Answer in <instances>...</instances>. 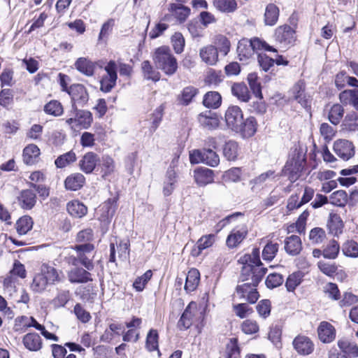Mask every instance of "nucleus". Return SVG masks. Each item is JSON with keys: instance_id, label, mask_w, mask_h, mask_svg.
I'll return each mask as SVG.
<instances>
[{"instance_id": "nucleus-33", "label": "nucleus", "mask_w": 358, "mask_h": 358, "mask_svg": "<svg viewBox=\"0 0 358 358\" xmlns=\"http://www.w3.org/2000/svg\"><path fill=\"white\" fill-rule=\"evenodd\" d=\"M169 10L180 22L185 21L190 13V8L182 4L171 3Z\"/></svg>"}, {"instance_id": "nucleus-58", "label": "nucleus", "mask_w": 358, "mask_h": 358, "mask_svg": "<svg viewBox=\"0 0 358 358\" xmlns=\"http://www.w3.org/2000/svg\"><path fill=\"white\" fill-rule=\"evenodd\" d=\"M249 85L256 96L262 97V87L258 82V76L256 73H249L248 76Z\"/></svg>"}, {"instance_id": "nucleus-50", "label": "nucleus", "mask_w": 358, "mask_h": 358, "mask_svg": "<svg viewBox=\"0 0 358 358\" xmlns=\"http://www.w3.org/2000/svg\"><path fill=\"white\" fill-rule=\"evenodd\" d=\"M343 125L346 129L356 131L358 129V114L354 111L348 113L343 122Z\"/></svg>"}, {"instance_id": "nucleus-3", "label": "nucleus", "mask_w": 358, "mask_h": 358, "mask_svg": "<svg viewBox=\"0 0 358 358\" xmlns=\"http://www.w3.org/2000/svg\"><path fill=\"white\" fill-rule=\"evenodd\" d=\"M267 268L259 265L245 264L241 269L240 281L257 287L266 274Z\"/></svg>"}, {"instance_id": "nucleus-46", "label": "nucleus", "mask_w": 358, "mask_h": 358, "mask_svg": "<svg viewBox=\"0 0 358 358\" xmlns=\"http://www.w3.org/2000/svg\"><path fill=\"white\" fill-rule=\"evenodd\" d=\"M33 220L30 216L25 215L20 217L16 223V229L19 234H26L32 229Z\"/></svg>"}, {"instance_id": "nucleus-52", "label": "nucleus", "mask_w": 358, "mask_h": 358, "mask_svg": "<svg viewBox=\"0 0 358 358\" xmlns=\"http://www.w3.org/2000/svg\"><path fill=\"white\" fill-rule=\"evenodd\" d=\"M48 285L49 283L45 275L42 273H38L34 276L31 287L34 292H42L47 288Z\"/></svg>"}, {"instance_id": "nucleus-18", "label": "nucleus", "mask_w": 358, "mask_h": 358, "mask_svg": "<svg viewBox=\"0 0 358 358\" xmlns=\"http://www.w3.org/2000/svg\"><path fill=\"white\" fill-rule=\"evenodd\" d=\"M20 206L24 210L32 209L36 203V194L34 190L24 189L17 196Z\"/></svg>"}, {"instance_id": "nucleus-37", "label": "nucleus", "mask_w": 358, "mask_h": 358, "mask_svg": "<svg viewBox=\"0 0 358 358\" xmlns=\"http://www.w3.org/2000/svg\"><path fill=\"white\" fill-rule=\"evenodd\" d=\"M222 103L221 95L217 92H208L203 97V105L209 108H217Z\"/></svg>"}, {"instance_id": "nucleus-20", "label": "nucleus", "mask_w": 358, "mask_h": 358, "mask_svg": "<svg viewBox=\"0 0 358 358\" xmlns=\"http://www.w3.org/2000/svg\"><path fill=\"white\" fill-rule=\"evenodd\" d=\"M215 241V235L208 234L201 236L191 250L193 257H199L202 251L211 247Z\"/></svg>"}, {"instance_id": "nucleus-15", "label": "nucleus", "mask_w": 358, "mask_h": 358, "mask_svg": "<svg viewBox=\"0 0 358 358\" xmlns=\"http://www.w3.org/2000/svg\"><path fill=\"white\" fill-rule=\"evenodd\" d=\"M294 350L301 355H308L314 350V344L307 336H298L293 341Z\"/></svg>"}, {"instance_id": "nucleus-42", "label": "nucleus", "mask_w": 358, "mask_h": 358, "mask_svg": "<svg viewBox=\"0 0 358 358\" xmlns=\"http://www.w3.org/2000/svg\"><path fill=\"white\" fill-rule=\"evenodd\" d=\"M143 76L147 80H151L152 81H158L160 79V73L150 64V62L148 60L143 62L141 64Z\"/></svg>"}, {"instance_id": "nucleus-51", "label": "nucleus", "mask_w": 358, "mask_h": 358, "mask_svg": "<svg viewBox=\"0 0 358 358\" xmlns=\"http://www.w3.org/2000/svg\"><path fill=\"white\" fill-rule=\"evenodd\" d=\"M254 53L259 50H266L271 52H277V50L273 47L269 45L265 41H263L257 37H254L249 40Z\"/></svg>"}, {"instance_id": "nucleus-47", "label": "nucleus", "mask_w": 358, "mask_h": 358, "mask_svg": "<svg viewBox=\"0 0 358 358\" xmlns=\"http://www.w3.org/2000/svg\"><path fill=\"white\" fill-rule=\"evenodd\" d=\"M158 340L159 334L157 331L153 329H150L146 336L145 347L147 350L150 352L158 350L159 353Z\"/></svg>"}, {"instance_id": "nucleus-23", "label": "nucleus", "mask_w": 358, "mask_h": 358, "mask_svg": "<svg viewBox=\"0 0 358 358\" xmlns=\"http://www.w3.org/2000/svg\"><path fill=\"white\" fill-rule=\"evenodd\" d=\"M194 180L199 186H205L214 180L213 171L207 168H199L194 171Z\"/></svg>"}, {"instance_id": "nucleus-36", "label": "nucleus", "mask_w": 358, "mask_h": 358, "mask_svg": "<svg viewBox=\"0 0 358 358\" xmlns=\"http://www.w3.org/2000/svg\"><path fill=\"white\" fill-rule=\"evenodd\" d=\"M338 346L341 351L350 358L358 357V346L355 343H350L345 339H341L338 341Z\"/></svg>"}, {"instance_id": "nucleus-12", "label": "nucleus", "mask_w": 358, "mask_h": 358, "mask_svg": "<svg viewBox=\"0 0 358 358\" xmlns=\"http://www.w3.org/2000/svg\"><path fill=\"white\" fill-rule=\"evenodd\" d=\"M88 271L87 268L80 267L71 268L67 273L68 279L71 283L77 284L91 282L92 281V274Z\"/></svg>"}, {"instance_id": "nucleus-9", "label": "nucleus", "mask_w": 358, "mask_h": 358, "mask_svg": "<svg viewBox=\"0 0 358 358\" xmlns=\"http://www.w3.org/2000/svg\"><path fill=\"white\" fill-rule=\"evenodd\" d=\"M68 93L71 99V106H83L89 100V95L85 87L80 84H76L71 85Z\"/></svg>"}, {"instance_id": "nucleus-62", "label": "nucleus", "mask_w": 358, "mask_h": 358, "mask_svg": "<svg viewBox=\"0 0 358 358\" xmlns=\"http://www.w3.org/2000/svg\"><path fill=\"white\" fill-rule=\"evenodd\" d=\"M216 44L217 45L218 52H220L224 56H226L230 50V41L229 39L222 35H219L216 38Z\"/></svg>"}, {"instance_id": "nucleus-64", "label": "nucleus", "mask_w": 358, "mask_h": 358, "mask_svg": "<svg viewBox=\"0 0 358 358\" xmlns=\"http://www.w3.org/2000/svg\"><path fill=\"white\" fill-rule=\"evenodd\" d=\"M239 355V348L236 338L230 339L226 347V358H236Z\"/></svg>"}, {"instance_id": "nucleus-39", "label": "nucleus", "mask_w": 358, "mask_h": 358, "mask_svg": "<svg viewBox=\"0 0 358 358\" xmlns=\"http://www.w3.org/2000/svg\"><path fill=\"white\" fill-rule=\"evenodd\" d=\"M238 155V145L236 141H229L223 147V155L229 161H234Z\"/></svg>"}, {"instance_id": "nucleus-56", "label": "nucleus", "mask_w": 358, "mask_h": 358, "mask_svg": "<svg viewBox=\"0 0 358 358\" xmlns=\"http://www.w3.org/2000/svg\"><path fill=\"white\" fill-rule=\"evenodd\" d=\"M204 164L215 167L220 163L219 155L210 148H204Z\"/></svg>"}, {"instance_id": "nucleus-49", "label": "nucleus", "mask_w": 358, "mask_h": 358, "mask_svg": "<svg viewBox=\"0 0 358 358\" xmlns=\"http://www.w3.org/2000/svg\"><path fill=\"white\" fill-rule=\"evenodd\" d=\"M340 245L335 240L329 241L327 247L322 251V255L324 258L334 259L338 255Z\"/></svg>"}, {"instance_id": "nucleus-13", "label": "nucleus", "mask_w": 358, "mask_h": 358, "mask_svg": "<svg viewBox=\"0 0 358 358\" xmlns=\"http://www.w3.org/2000/svg\"><path fill=\"white\" fill-rule=\"evenodd\" d=\"M199 57L206 65L214 66L218 62V49L213 45H205L200 48Z\"/></svg>"}, {"instance_id": "nucleus-32", "label": "nucleus", "mask_w": 358, "mask_h": 358, "mask_svg": "<svg viewBox=\"0 0 358 358\" xmlns=\"http://www.w3.org/2000/svg\"><path fill=\"white\" fill-rule=\"evenodd\" d=\"M279 9L273 3L266 6L264 13V23L268 26H273L276 24L279 17Z\"/></svg>"}, {"instance_id": "nucleus-31", "label": "nucleus", "mask_w": 358, "mask_h": 358, "mask_svg": "<svg viewBox=\"0 0 358 358\" xmlns=\"http://www.w3.org/2000/svg\"><path fill=\"white\" fill-rule=\"evenodd\" d=\"M327 227L329 232L334 236H337L342 233L343 228V221L338 214L330 213L327 222Z\"/></svg>"}, {"instance_id": "nucleus-10", "label": "nucleus", "mask_w": 358, "mask_h": 358, "mask_svg": "<svg viewBox=\"0 0 358 358\" xmlns=\"http://www.w3.org/2000/svg\"><path fill=\"white\" fill-rule=\"evenodd\" d=\"M334 150L344 161H348L355 155L353 143L345 139L336 141L334 144Z\"/></svg>"}, {"instance_id": "nucleus-4", "label": "nucleus", "mask_w": 358, "mask_h": 358, "mask_svg": "<svg viewBox=\"0 0 358 358\" xmlns=\"http://www.w3.org/2000/svg\"><path fill=\"white\" fill-rule=\"evenodd\" d=\"M80 259V264L87 270L94 268L93 259L94 257V246L93 244L87 243L76 245L73 248Z\"/></svg>"}, {"instance_id": "nucleus-22", "label": "nucleus", "mask_w": 358, "mask_h": 358, "mask_svg": "<svg viewBox=\"0 0 358 358\" xmlns=\"http://www.w3.org/2000/svg\"><path fill=\"white\" fill-rule=\"evenodd\" d=\"M22 343L27 350L33 352L40 350L43 345L42 339L36 333H29L24 335Z\"/></svg>"}, {"instance_id": "nucleus-27", "label": "nucleus", "mask_w": 358, "mask_h": 358, "mask_svg": "<svg viewBox=\"0 0 358 358\" xmlns=\"http://www.w3.org/2000/svg\"><path fill=\"white\" fill-rule=\"evenodd\" d=\"M257 123L255 117H250L245 120H243V123L240 126L241 129L236 131L240 133L243 137L249 138L252 136L257 131Z\"/></svg>"}, {"instance_id": "nucleus-8", "label": "nucleus", "mask_w": 358, "mask_h": 358, "mask_svg": "<svg viewBox=\"0 0 358 358\" xmlns=\"http://www.w3.org/2000/svg\"><path fill=\"white\" fill-rule=\"evenodd\" d=\"M225 122L229 128L236 131L241 129L240 126L243 123V114L237 106H229L225 112Z\"/></svg>"}, {"instance_id": "nucleus-16", "label": "nucleus", "mask_w": 358, "mask_h": 358, "mask_svg": "<svg viewBox=\"0 0 358 358\" xmlns=\"http://www.w3.org/2000/svg\"><path fill=\"white\" fill-rule=\"evenodd\" d=\"M99 157L97 154L93 152H88L79 161L80 169L86 174H90L95 169Z\"/></svg>"}, {"instance_id": "nucleus-61", "label": "nucleus", "mask_w": 358, "mask_h": 358, "mask_svg": "<svg viewBox=\"0 0 358 358\" xmlns=\"http://www.w3.org/2000/svg\"><path fill=\"white\" fill-rule=\"evenodd\" d=\"M173 48L177 54H180L185 47V38L181 33L176 32L171 37Z\"/></svg>"}, {"instance_id": "nucleus-29", "label": "nucleus", "mask_w": 358, "mask_h": 358, "mask_svg": "<svg viewBox=\"0 0 358 358\" xmlns=\"http://www.w3.org/2000/svg\"><path fill=\"white\" fill-rule=\"evenodd\" d=\"M237 52L239 59L242 61L252 57L254 52L249 39L243 38L238 41Z\"/></svg>"}, {"instance_id": "nucleus-21", "label": "nucleus", "mask_w": 358, "mask_h": 358, "mask_svg": "<svg viewBox=\"0 0 358 358\" xmlns=\"http://www.w3.org/2000/svg\"><path fill=\"white\" fill-rule=\"evenodd\" d=\"M85 183V178L80 173H74L64 180V186L67 190L76 191L81 189Z\"/></svg>"}, {"instance_id": "nucleus-48", "label": "nucleus", "mask_w": 358, "mask_h": 358, "mask_svg": "<svg viewBox=\"0 0 358 358\" xmlns=\"http://www.w3.org/2000/svg\"><path fill=\"white\" fill-rule=\"evenodd\" d=\"M76 155L73 151H69L59 156L55 161V164L57 168H64L67 165L76 162Z\"/></svg>"}, {"instance_id": "nucleus-53", "label": "nucleus", "mask_w": 358, "mask_h": 358, "mask_svg": "<svg viewBox=\"0 0 358 358\" xmlns=\"http://www.w3.org/2000/svg\"><path fill=\"white\" fill-rule=\"evenodd\" d=\"M329 200L334 206H345L348 201V194L344 190H338L330 195Z\"/></svg>"}, {"instance_id": "nucleus-6", "label": "nucleus", "mask_w": 358, "mask_h": 358, "mask_svg": "<svg viewBox=\"0 0 358 358\" xmlns=\"http://www.w3.org/2000/svg\"><path fill=\"white\" fill-rule=\"evenodd\" d=\"M106 74L100 81V90L104 92H109L116 85L117 79V64L114 61H110L105 66Z\"/></svg>"}, {"instance_id": "nucleus-7", "label": "nucleus", "mask_w": 358, "mask_h": 358, "mask_svg": "<svg viewBox=\"0 0 358 358\" xmlns=\"http://www.w3.org/2000/svg\"><path fill=\"white\" fill-rule=\"evenodd\" d=\"M234 296H237L239 300L246 301L250 303H255L259 297L257 287L248 282L237 285Z\"/></svg>"}, {"instance_id": "nucleus-26", "label": "nucleus", "mask_w": 358, "mask_h": 358, "mask_svg": "<svg viewBox=\"0 0 358 358\" xmlns=\"http://www.w3.org/2000/svg\"><path fill=\"white\" fill-rule=\"evenodd\" d=\"M176 182V173L173 168L170 167L166 171L164 181L163 194L165 196H168L173 193Z\"/></svg>"}, {"instance_id": "nucleus-55", "label": "nucleus", "mask_w": 358, "mask_h": 358, "mask_svg": "<svg viewBox=\"0 0 358 358\" xmlns=\"http://www.w3.org/2000/svg\"><path fill=\"white\" fill-rule=\"evenodd\" d=\"M343 254L350 257H358V244L352 240L347 241L342 247Z\"/></svg>"}, {"instance_id": "nucleus-17", "label": "nucleus", "mask_w": 358, "mask_h": 358, "mask_svg": "<svg viewBox=\"0 0 358 358\" xmlns=\"http://www.w3.org/2000/svg\"><path fill=\"white\" fill-rule=\"evenodd\" d=\"M319 339L324 343H329L336 338V329L332 324L328 322H320L317 328Z\"/></svg>"}, {"instance_id": "nucleus-43", "label": "nucleus", "mask_w": 358, "mask_h": 358, "mask_svg": "<svg viewBox=\"0 0 358 358\" xmlns=\"http://www.w3.org/2000/svg\"><path fill=\"white\" fill-rule=\"evenodd\" d=\"M247 231L233 230L227 238V245L229 248H235L245 238Z\"/></svg>"}, {"instance_id": "nucleus-60", "label": "nucleus", "mask_w": 358, "mask_h": 358, "mask_svg": "<svg viewBox=\"0 0 358 358\" xmlns=\"http://www.w3.org/2000/svg\"><path fill=\"white\" fill-rule=\"evenodd\" d=\"M284 281L281 274L273 273L269 274L266 279V285L268 288L273 289L282 284Z\"/></svg>"}, {"instance_id": "nucleus-59", "label": "nucleus", "mask_w": 358, "mask_h": 358, "mask_svg": "<svg viewBox=\"0 0 358 358\" xmlns=\"http://www.w3.org/2000/svg\"><path fill=\"white\" fill-rule=\"evenodd\" d=\"M301 273H293L290 274L285 282V286L289 292L294 291L296 287L300 285L301 282Z\"/></svg>"}, {"instance_id": "nucleus-30", "label": "nucleus", "mask_w": 358, "mask_h": 358, "mask_svg": "<svg viewBox=\"0 0 358 358\" xmlns=\"http://www.w3.org/2000/svg\"><path fill=\"white\" fill-rule=\"evenodd\" d=\"M200 281V273L196 268H192L187 273L186 276L185 289L189 293L194 291L199 285Z\"/></svg>"}, {"instance_id": "nucleus-25", "label": "nucleus", "mask_w": 358, "mask_h": 358, "mask_svg": "<svg viewBox=\"0 0 358 358\" xmlns=\"http://www.w3.org/2000/svg\"><path fill=\"white\" fill-rule=\"evenodd\" d=\"M40 149L34 144H29L23 150V162L27 165H32L39 159Z\"/></svg>"}, {"instance_id": "nucleus-19", "label": "nucleus", "mask_w": 358, "mask_h": 358, "mask_svg": "<svg viewBox=\"0 0 358 358\" xmlns=\"http://www.w3.org/2000/svg\"><path fill=\"white\" fill-rule=\"evenodd\" d=\"M74 66L80 73L91 77L94 74L96 63L87 57H79L75 62Z\"/></svg>"}, {"instance_id": "nucleus-44", "label": "nucleus", "mask_w": 358, "mask_h": 358, "mask_svg": "<svg viewBox=\"0 0 358 358\" xmlns=\"http://www.w3.org/2000/svg\"><path fill=\"white\" fill-rule=\"evenodd\" d=\"M44 111L48 115L59 117L63 114L64 108L59 101L51 100L44 106Z\"/></svg>"}, {"instance_id": "nucleus-5", "label": "nucleus", "mask_w": 358, "mask_h": 358, "mask_svg": "<svg viewBox=\"0 0 358 358\" xmlns=\"http://www.w3.org/2000/svg\"><path fill=\"white\" fill-rule=\"evenodd\" d=\"M274 38L280 48H287L296 41L295 31L290 26L284 24L276 28Z\"/></svg>"}, {"instance_id": "nucleus-40", "label": "nucleus", "mask_w": 358, "mask_h": 358, "mask_svg": "<svg viewBox=\"0 0 358 358\" xmlns=\"http://www.w3.org/2000/svg\"><path fill=\"white\" fill-rule=\"evenodd\" d=\"M117 198L113 197L110 198L107 201H106L101 207V210L103 211L102 216L106 219L112 218L116 211Z\"/></svg>"}, {"instance_id": "nucleus-28", "label": "nucleus", "mask_w": 358, "mask_h": 358, "mask_svg": "<svg viewBox=\"0 0 358 358\" xmlns=\"http://www.w3.org/2000/svg\"><path fill=\"white\" fill-rule=\"evenodd\" d=\"M339 99L344 106L351 105L358 110V90H344L340 93Z\"/></svg>"}, {"instance_id": "nucleus-34", "label": "nucleus", "mask_w": 358, "mask_h": 358, "mask_svg": "<svg viewBox=\"0 0 358 358\" xmlns=\"http://www.w3.org/2000/svg\"><path fill=\"white\" fill-rule=\"evenodd\" d=\"M66 208L69 213L75 217H82L87 212V207L77 200L68 203Z\"/></svg>"}, {"instance_id": "nucleus-45", "label": "nucleus", "mask_w": 358, "mask_h": 358, "mask_svg": "<svg viewBox=\"0 0 358 358\" xmlns=\"http://www.w3.org/2000/svg\"><path fill=\"white\" fill-rule=\"evenodd\" d=\"M279 249V244L273 241H268L262 250L264 260L271 262L277 255Z\"/></svg>"}, {"instance_id": "nucleus-63", "label": "nucleus", "mask_w": 358, "mask_h": 358, "mask_svg": "<svg viewBox=\"0 0 358 358\" xmlns=\"http://www.w3.org/2000/svg\"><path fill=\"white\" fill-rule=\"evenodd\" d=\"M199 121L203 127L208 129H214L219 125V120L215 117H208L206 115H200Z\"/></svg>"}, {"instance_id": "nucleus-24", "label": "nucleus", "mask_w": 358, "mask_h": 358, "mask_svg": "<svg viewBox=\"0 0 358 358\" xmlns=\"http://www.w3.org/2000/svg\"><path fill=\"white\" fill-rule=\"evenodd\" d=\"M302 243L299 236L292 235L285 240V250L292 256H296L301 252Z\"/></svg>"}, {"instance_id": "nucleus-35", "label": "nucleus", "mask_w": 358, "mask_h": 358, "mask_svg": "<svg viewBox=\"0 0 358 358\" xmlns=\"http://www.w3.org/2000/svg\"><path fill=\"white\" fill-rule=\"evenodd\" d=\"M231 93L241 101L247 102L250 99L248 89L243 83H234L231 87Z\"/></svg>"}, {"instance_id": "nucleus-54", "label": "nucleus", "mask_w": 358, "mask_h": 358, "mask_svg": "<svg viewBox=\"0 0 358 358\" xmlns=\"http://www.w3.org/2000/svg\"><path fill=\"white\" fill-rule=\"evenodd\" d=\"M259 254L260 252L259 248H253L251 254H246L241 258L243 265L245 264H251L253 265H259L263 266L260 260Z\"/></svg>"}, {"instance_id": "nucleus-1", "label": "nucleus", "mask_w": 358, "mask_h": 358, "mask_svg": "<svg viewBox=\"0 0 358 358\" xmlns=\"http://www.w3.org/2000/svg\"><path fill=\"white\" fill-rule=\"evenodd\" d=\"M153 61L157 68L161 69L165 74L171 76L178 69V62L167 46H162L156 49L153 55Z\"/></svg>"}, {"instance_id": "nucleus-41", "label": "nucleus", "mask_w": 358, "mask_h": 358, "mask_svg": "<svg viewBox=\"0 0 358 358\" xmlns=\"http://www.w3.org/2000/svg\"><path fill=\"white\" fill-rule=\"evenodd\" d=\"M213 6L222 13H232L237 7L235 0H213Z\"/></svg>"}, {"instance_id": "nucleus-57", "label": "nucleus", "mask_w": 358, "mask_h": 358, "mask_svg": "<svg viewBox=\"0 0 358 358\" xmlns=\"http://www.w3.org/2000/svg\"><path fill=\"white\" fill-rule=\"evenodd\" d=\"M326 238L325 231L320 227H315L310 230L309 239L313 244L322 243Z\"/></svg>"}, {"instance_id": "nucleus-11", "label": "nucleus", "mask_w": 358, "mask_h": 358, "mask_svg": "<svg viewBox=\"0 0 358 358\" xmlns=\"http://www.w3.org/2000/svg\"><path fill=\"white\" fill-rule=\"evenodd\" d=\"M303 162L292 159L287 162L282 171L285 175L288 176L291 182H294L300 177V173L303 171Z\"/></svg>"}, {"instance_id": "nucleus-14", "label": "nucleus", "mask_w": 358, "mask_h": 358, "mask_svg": "<svg viewBox=\"0 0 358 358\" xmlns=\"http://www.w3.org/2000/svg\"><path fill=\"white\" fill-rule=\"evenodd\" d=\"M196 312V303H189L178 322V327L179 329L185 330L190 327L194 321V316Z\"/></svg>"}, {"instance_id": "nucleus-2", "label": "nucleus", "mask_w": 358, "mask_h": 358, "mask_svg": "<svg viewBox=\"0 0 358 358\" xmlns=\"http://www.w3.org/2000/svg\"><path fill=\"white\" fill-rule=\"evenodd\" d=\"M69 118L66 120V123L73 128L75 126L80 127L83 129L89 128L93 121L92 113L85 110H79L78 106H71L70 110L67 111Z\"/></svg>"}, {"instance_id": "nucleus-38", "label": "nucleus", "mask_w": 358, "mask_h": 358, "mask_svg": "<svg viewBox=\"0 0 358 358\" xmlns=\"http://www.w3.org/2000/svg\"><path fill=\"white\" fill-rule=\"evenodd\" d=\"M344 108L339 103H335L331 106L328 113V119L330 122L334 125L340 123L343 117Z\"/></svg>"}]
</instances>
